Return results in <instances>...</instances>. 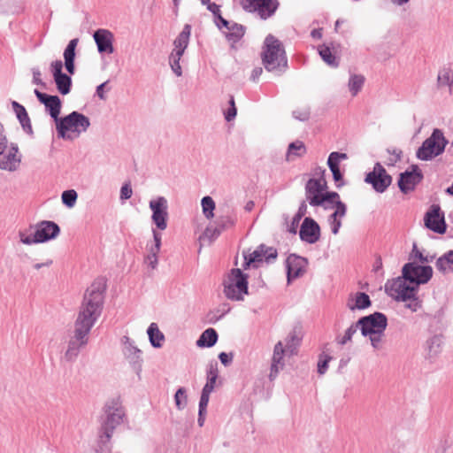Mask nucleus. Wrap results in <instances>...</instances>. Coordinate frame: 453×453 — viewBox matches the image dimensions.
Here are the masks:
<instances>
[{"label": "nucleus", "instance_id": "obj_21", "mask_svg": "<svg viewBox=\"0 0 453 453\" xmlns=\"http://www.w3.org/2000/svg\"><path fill=\"white\" fill-rule=\"evenodd\" d=\"M21 163V155L19 153V148L16 144L7 147L4 152L0 154V169L14 172L17 171Z\"/></svg>", "mask_w": 453, "mask_h": 453}, {"label": "nucleus", "instance_id": "obj_34", "mask_svg": "<svg viewBox=\"0 0 453 453\" xmlns=\"http://www.w3.org/2000/svg\"><path fill=\"white\" fill-rule=\"evenodd\" d=\"M347 306L351 311L367 308L368 295L363 292H357L351 295L348 299Z\"/></svg>", "mask_w": 453, "mask_h": 453}, {"label": "nucleus", "instance_id": "obj_40", "mask_svg": "<svg viewBox=\"0 0 453 453\" xmlns=\"http://www.w3.org/2000/svg\"><path fill=\"white\" fill-rule=\"evenodd\" d=\"M245 33L244 27L234 21L231 22L228 28L225 31L226 37L232 42H238Z\"/></svg>", "mask_w": 453, "mask_h": 453}, {"label": "nucleus", "instance_id": "obj_28", "mask_svg": "<svg viewBox=\"0 0 453 453\" xmlns=\"http://www.w3.org/2000/svg\"><path fill=\"white\" fill-rule=\"evenodd\" d=\"M299 235L307 243H315L320 237V227L311 218H305L301 225Z\"/></svg>", "mask_w": 453, "mask_h": 453}, {"label": "nucleus", "instance_id": "obj_57", "mask_svg": "<svg viewBox=\"0 0 453 453\" xmlns=\"http://www.w3.org/2000/svg\"><path fill=\"white\" fill-rule=\"evenodd\" d=\"M307 212V202L303 201L299 206L297 213L294 217V223H298L299 220L306 214Z\"/></svg>", "mask_w": 453, "mask_h": 453}, {"label": "nucleus", "instance_id": "obj_43", "mask_svg": "<svg viewBox=\"0 0 453 453\" xmlns=\"http://www.w3.org/2000/svg\"><path fill=\"white\" fill-rule=\"evenodd\" d=\"M365 78L363 75L351 74L348 82V87L353 96L357 95L361 88L364 86Z\"/></svg>", "mask_w": 453, "mask_h": 453}, {"label": "nucleus", "instance_id": "obj_17", "mask_svg": "<svg viewBox=\"0 0 453 453\" xmlns=\"http://www.w3.org/2000/svg\"><path fill=\"white\" fill-rule=\"evenodd\" d=\"M422 179L423 174L418 166L411 165L408 170L400 174L398 187L403 193L407 194L413 190Z\"/></svg>", "mask_w": 453, "mask_h": 453}, {"label": "nucleus", "instance_id": "obj_64", "mask_svg": "<svg viewBox=\"0 0 453 453\" xmlns=\"http://www.w3.org/2000/svg\"><path fill=\"white\" fill-rule=\"evenodd\" d=\"M219 358L225 366H227L232 363V356H229L226 352H221L219 355Z\"/></svg>", "mask_w": 453, "mask_h": 453}, {"label": "nucleus", "instance_id": "obj_46", "mask_svg": "<svg viewBox=\"0 0 453 453\" xmlns=\"http://www.w3.org/2000/svg\"><path fill=\"white\" fill-rule=\"evenodd\" d=\"M153 234V242L147 244V251L148 254H154L157 255L161 249V240H162V234L157 232V230H152Z\"/></svg>", "mask_w": 453, "mask_h": 453}, {"label": "nucleus", "instance_id": "obj_2", "mask_svg": "<svg viewBox=\"0 0 453 453\" xmlns=\"http://www.w3.org/2000/svg\"><path fill=\"white\" fill-rule=\"evenodd\" d=\"M262 60L268 72L284 71L288 60L281 42L272 35L266 36L262 52Z\"/></svg>", "mask_w": 453, "mask_h": 453}, {"label": "nucleus", "instance_id": "obj_31", "mask_svg": "<svg viewBox=\"0 0 453 453\" xmlns=\"http://www.w3.org/2000/svg\"><path fill=\"white\" fill-rule=\"evenodd\" d=\"M79 40L77 38L72 39L64 50L65 66L66 71L73 75L75 72L74 58L75 49L78 45Z\"/></svg>", "mask_w": 453, "mask_h": 453}, {"label": "nucleus", "instance_id": "obj_1", "mask_svg": "<svg viewBox=\"0 0 453 453\" xmlns=\"http://www.w3.org/2000/svg\"><path fill=\"white\" fill-rule=\"evenodd\" d=\"M104 284L95 281L88 288L74 322V331L88 336L103 310Z\"/></svg>", "mask_w": 453, "mask_h": 453}, {"label": "nucleus", "instance_id": "obj_14", "mask_svg": "<svg viewBox=\"0 0 453 453\" xmlns=\"http://www.w3.org/2000/svg\"><path fill=\"white\" fill-rule=\"evenodd\" d=\"M150 209L152 211L151 219L156 226L163 231L167 227L168 203L165 197L158 196L150 201Z\"/></svg>", "mask_w": 453, "mask_h": 453}, {"label": "nucleus", "instance_id": "obj_39", "mask_svg": "<svg viewBox=\"0 0 453 453\" xmlns=\"http://www.w3.org/2000/svg\"><path fill=\"white\" fill-rule=\"evenodd\" d=\"M218 340V334L213 328L204 330L196 342L198 347H212Z\"/></svg>", "mask_w": 453, "mask_h": 453}, {"label": "nucleus", "instance_id": "obj_8", "mask_svg": "<svg viewBox=\"0 0 453 453\" xmlns=\"http://www.w3.org/2000/svg\"><path fill=\"white\" fill-rule=\"evenodd\" d=\"M447 144L448 141L441 130L435 128L431 136L426 139L417 150V157L426 161L431 160L441 155Z\"/></svg>", "mask_w": 453, "mask_h": 453}, {"label": "nucleus", "instance_id": "obj_62", "mask_svg": "<svg viewBox=\"0 0 453 453\" xmlns=\"http://www.w3.org/2000/svg\"><path fill=\"white\" fill-rule=\"evenodd\" d=\"M388 152L392 154V157L388 159V164L393 165L395 163L400 160L402 151L400 150L395 149L392 150V152L390 150H388Z\"/></svg>", "mask_w": 453, "mask_h": 453}, {"label": "nucleus", "instance_id": "obj_25", "mask_svg": "<svg viewBox=\"0 0 453 453\" xmlns=\"http://www.w3.org/2000/svg\"><path fill=\"white\" fill-rule=\"evenodd\" d=\"M59 233V226L53 221L43 220L35 226V234L39 243L55 239Z\"/></svg>", "mask_w": 453, "mask_h": 453}, {"label": "nucleus", "instance_id": "obj_12", "mask_svg": "<svg viewBox=\"0 0 453 453\" xmlns=\"http://www.w3.org/2000/svg\"><path fill=\"white\" fill-rule=\"evenodd\" d=\"M388 326L387 316L381 312L370 314V342L375 349L381 347L382 336Z\"/></svg>", "mask_w": 453, "mask_h": 453}, {"label": "nucleus", "instance_id": "obj_33", "mask_svg": "<svg viewBox=\"0 0 453 453\" xmlns=\"http://www.w3.org/2000/svg\"><path fill=\"white\" fill-rule=\"evenodd\" d=\"M191 35V27L186 24L182 31L179 34L177 38L173 41V50L184 54L189 42V37Z\"/></svg>", "mask_w": 453, "mask_h": 453}, {"label": "nucleus", "instance_id": "obj_30", "mask_svg": "<svg viewBox=\"0 0 453 453\" xmlns=\"http://www.w3.org/2000/svg\"><path fill=\"white\" fill-rule=\"evenodd\" d=\"M358 331H360L363 337L368 335V316L361 318L356 324L351 325L345 332L344 336L338 339V343L341 345L346 344L352 340L353 336L357 334Z\"/></svg>", "mask_w": 453, "mask_h": 453}, {"label": "nucleus", "instance_id": "obj_11", "mask_svg": "<svg viewBox=\"0 0 453 453\" xmlns=\"http://www.w3.org/2000/svg\"><path fill=\"white\" fill-rule=\"evenodd\" d=\"M277 257V251L273 247H267L265 245L258 246L252 252H243L244 265L243 267L246 269L248 266L257 267L262 262H271Z\"/></svg>", "mask_w": 453, "mask_h": 453}, {"label": "nucleus", "instance_id": "obj_54", "mask_svg": "<svg viewBox=\"0 0 453 453\" xmlns=\"http://www.w3.org/2000/svg\"><path fill=\"white\" fill-rule=\"evenodd\" d=\"M216 223H217V225H219L220 229L223 231L224 229H226V228L234 226V220L229 216H225V217L219 218L218 220L216 221Z\"/></svg>", "mask_w": 453, "mask_h": 453}, {"label": "nucleus", "instance_id": "obj_37", "mask_svg": "<svg viewBox=\"0 0 453 453\" xmlns=\"http://www.w3.org/2000/svg\"><path fill=\"white\" fill-rule=\"evenodd\" d=\"M438 88L448 87L449 92L453 91V69L443 68L439 71L437 76Z\"/></svg>", "mask_w": 453, "mask_h": 453}, {"label": "nucleus", "instance_id": "obj_45", "mask_svg": "<svg viewBox=\"0 0 453 453\" xmlns=\"http://www.w3.org/2000/svg\"><path fill=\"white\" fill-rule=\"evenodd\" d=\"M201 205L203 213L207 219L214 217L215 202L211 196H204L202 198Z\"/></svg>", "mask_w": 453, "mask_h": 453}, {"label": "nucleus", "instance_id": "obj_24", "mask_svg": "<svg viewBox=\"0 0 453 453\" xmlns=\"http://www.w3.org/2000/svg\"><path fill=\"white\" fill-rule=\"evenodd\" d=\"M93 38L100 54H112L114 52V35L111 31L104 28H99L95 31Z\"/></svg>", "mask_w": 453, "mask_h": 453}, {"label": "nucleus", "instance_id": "obj_48", "mask_svg": "<svg viewBox=\"0 0 453 453\" xmlns=\"http://www.w3.org/2000/svg\"><path fill=\"white\" fill-rule=\"evenodd\" d=\"M174 402L178 410H183L188 404L186 389L180 388L174 395Z\"/></svg>", "mask_w": 453, "mask_h": 453}, {"label": "nucleus", "instance_id": "obj_41", "mask_svg": "<svg viewBox=\"0 0 453 453\" xmlns=\"http://www.w3.org/2000/svg\"><path fill=\"white\" fill-rule=\"evenodd\" d=\"M222 230L217 225L214 226H209L205 228L203 233L200 235L199 241L203 243L211 244L214 240H216L221 234Z\"/></svg>", "mask_w": 453, "mask_h": 453}, {"label": "nucleus", "instance_id": "obj_7", "mask_svg": "<svg viewBox=\"0 0 453 453\" xmlns=\"http://www.w3.org/2000/svg\"><path fill=\"white\" fill-rule=\"evenodd\" d=\"M325 173L326 170L324 168H316L313 173L314 177L309 179L304 186V201L312 207L315 206L320 197L328 192Z\"/></svg>", "mask_w": 453, "mask_h": 453}, {"label": "nucleus", "instance_id": "obj_38", "mask_svg": "<svg viewBox=\"0 0 453 453\" xmlns=\"http://www.w3.org/2000/svg\"><path fill=\"white\" fill-rule=\"evenodd\" d=\"M306 153V147L301 141H296L288 145L286 154L287 161H293L296 157H300Z\"/></svg>", "mask_w": 453, "mask_h": 453}, {"label": "nucleus", "instance_id": "obj_13", "mask_svg": "<svg viewBox=\"0 0 453 453\" xmlns=\"http://www.w3.org/2000/svg\"><path fill=\"white\" fill-rule=\"evenodd\" d=\"M426 227L429 230L442 234L446 232L447 225L445 222L444 212L439 204H432L424 217Z\"/></svg>", "mask_w": 453, "mask_h": 453}, {"label": "nucleus", "instance_id": "obj_56", "mask_svg": "<svg viewBox=\"0 0 453 453\" xmlns=\"http://www.w3.org/2000/svg\"><path fill=\"white\" fill-rule=\"evenodd\" d=\"M144 262L152 270L156 269L158 264L157 255L147 254Z\"/></svg>", "mask_w": 453, "mask_h": 453}, {"label": "nucleus", "instance_id": "obj_26", "mask_svg": "<svg viewBox=\"0 0 453 453\" xmlns=\"http://www.w3.org/2000/svg\"><path fill=\"white\" fill-rule=\"evenodd\" d=\"M35 95L40 103L43 104L50 117L55 120L56 124L60 119L58 117L61 110V101L58 96H50L35 89Z\"/></svg>", "mask_w": 453, "mask_h": 453}, {"label": "nucleus", "instance_id": "obj_44", "mask_svg": "<svg viewBox=\"0 0 453 453\" xmlns=\"http://www.w3.org/2000/svg\"><path fill=\"white\" fill-rule=\"evenodd\" d=\"M183 56L182 53H180L176 50H172L169 56V64L173 70V72L176 74V76L180 77L182 75V69L180 64V58Z\"/></svg>", "mask_w": 453, "mask_h": 453}, {"label": "nucleus", "instance_id": "obj_53", "mask_svg": "<svg viewBox=\"0 0 453 453\" xmlns=\"http://www.w3.org/2000/svg\"><path fill=\"white\" fill-rule=\"evenodd\" d=\"M19 240L23 244L32 245V244L39 243L35 233L33 234H27L25 232H19Z\"/></svg>", "mask_w": 453, "mask_h": 453}, {"label": "nucleus", "instance_id": "obj_58", "mask_svg": "<svg viewBox=\"0 0 453 453\" xmlns=\"http://www.w3.org/2000/svg\"><path fill=\"white\" fill-rule=\"evenodd\" d=\"M293 116L296 119L304 121L309 119L310 111L308 109L296 110L293 111Z\"/></svg>", "mask_w": 453, "mask_h": 453}, {"label": "nucleus", "instance_id": "obj_29", "mask_svg": "<svg viewBox=\"0 0 453 453\" xmlns=\"http://www.w3.org/2000/svg\"><path fill=\"white\" fill-rule=\"evenodd\" d=\"M303 337V333L301 327H295L288 334L282 341L288 356H293L297 353Z\"/></svg>", "mask_w": 453, "mask_h": 453}, {"label": "nucleus", "instance_id": "obj_52", "mask_svg": "<svg viewBox=\"0 0 453 453\" xmlns=\"http://www.w3.org/2000/svg\"><path fill=\"white\" fill-rule=\"evenodd\" d=\"M133 195V189L131 188L130 182H126L120 188V195L119 199L121 202H125L129 199Z\"/></svg>", "mask_w": 453, "mask_h": 453}, {"label": "nucleus", "instance_id": "obj_49", "mask_svg": "<svg viewBox=\"0 0 453 453\" xmlns=\"http://www.w3.org/2000/svg\"><path fill=\"white\" fill-rule=\"evenodd\" d=\"M77 197V192L73 189L65 190L61 196L63 203L68 208H73L75 205Z\"/></svg>", "mask_w": 453, "mask_h": 453}, {"label": "nucleus", "instance_id": "obj_5", "mask_svg": "<svg viewBox=\"0 0 453 453\" xmlns=\"http://www.w3.org/2000/svg\"><path fill=\"white\" fill-rule=\"evenodd\" d=\"M223 294L231 301H243L248 295V276L239 268L232 269L223 279Z\"/></svg>", "mask_w": 453, "mask_h": 453}, {"label": "nucleus", "instance_id": "obj_50", "mask_svg": "<svg viewBox=\"0 0 453 453\" xmlns=\"http://www.w3.org/2000/svg\"><path fill=\"white\" fill-rule=\"evenodd\" d=\"M332 359V357L326 354H322L319 357L318 362V372L319 374H324L328 367V362Z\"/></svg>", "mask_w": 453, "mask_h": 453}, {"label": "nucleus", "instance_id": "obj_10", "mask_svg": "<svg viewBox=\"0 0 453 453\" xmlns=\"http://www.w3.org/2000/svg\"><path fill=\"white\" fill-rule=\"evenodd\" d=\"M402 273L410 284L418 287L427 283L433 276V268L430 265H418L415 262H409L403 266Z\"/></svg>", "mask_w": 453, "mask_h": 453}, {"label": "nucleus", "instance_id": "obj_42", "mask_svg": "<svg viewBox=\"0 0 453 453\" xmlns=\"http://www.w3.org/2000/svg\"><path fill=\"white\" fill-rule=\"evenodd\" d=\"M319 54L328 65L336 67L339 65V62L336 57L332 53L331 49L326 45H321L319 47Z\"/></svg>", "mask_w": 453, "mask_h": 453}, {"label": "nucleus", "instance_id": "obj_27", "mask_svg": "<svg viewBox=\"0 0 453 453\" xmlns=\"http://www.w3.org/2000/svg\"><path fill=\"white\" fill-rule=\"evenodd\" d=\"M348 158L346 153L334 151L330 153L327 158V165L332 172L333 179L335 183L336 188H342L344 186V180L342 173L340 169V164L342 161L346 160Z\"/></svg>", "mask_w": 453, "mask_h": 453}, {"label": "nucleus", "instance_id": "obj_23", "mask_svg": "<svg viewBox=\"0 0 453 453\" xmlns=\"http://www.w3.org/2000/svg\"><path fill=\"white\" fill-rule=\"evenodd\" d=\"M288 356L284 349L283 342L279 341L273 347L270 365V380H274L280 371L285 367L284 357Z\"/></svg>", "mask_w": 453, "mask_h": 453}, {"label": "nucleus", "instance_id": "obj_18", "mask_svg": "<svg viewBox=\"0 0 453 453\" xmlns=\"http://www.w3.org/2000/svg\"><path fill=\"white\" fill-rule=\"evenodd\" d=\"M123 345V354L131 364L133 368L139 373L142 370V351L134 344V342L128 336L125 335L121 339Z\"/></svg>", "mask_w": 453, "mask_h": 453}, {"label": "nucleus", "instance_id": "obj_63", "mask_svg": "<svg viewBox=\"0 0 453 453\" xmlns=\"http://www.w3.org/2000/svg\"><path fill=\"white\" fill-rule=\"evenodd\" d=\"M33 83L36 85H44L41 79V72L38 68H34L33 71Z\"/></svg>", "mask_w": 453, "mask_h": 453}, {"label": "nucleus", "instance_id": "obj_4", "mask_svg": "<svg viewBox=\"0 0 453 453\" xmlns=\"http://www.w3.org/2000/svg\"><path fill=\"white\" fill-rule=\"evenodd\" d=\"M314 207H322L324 210H333L328 217V223L334 234H337L342 226V219L345 217L347 207L343 203L338 193L328 191L316 203Z\"/></svg>", "mask_w": 453, "mask_h": 453}, {"label": "nucleus", "instance_id": "obj_55", "mask_svg": "<svg viewBox=\"0 0 453 453\" xmlns=\"http://www.w3.org/2000/svg\"><path fill=\"white\" fill-rule=\"evenodd\" d=\"M405 303V307L413 312L417 311L421 307V303L416 296L408 299Z\"/></svg>", "mask_w": 453, "mask_h": 453}, {"label": "nucleus", "instance_id": "obj_59", "mask_svg": "<svg viewBox=\"0 0 453 453\" xmlns=\"http://www.w3.org/2000/svg\"><path fill=\"white\" fill-rule=\"evenodd\" d=\"M232 21H228L225 19L221 14L218 15L216 18H214V23L219 27V29L222 30L225 28L226 30L228 28L229 25Z\"/></svg>", "mask_w": 453, "mask_h": 453}, {"label": "nucleus", "instance_id": "obj_22", "mask_svg": "<svg viewBox=\"0 0 453 453\" xmlns=\"http://www.w3.org/2000/svg\"><path fill=\"white\" fill-rule=\"evenodd\" d=\"M307 265L308 262L304 257L296 254L289 255L286 260L288 282L290 283L303 275Z\"/></svg>", "mask_w": 453, "mask_h": 453}, {"label": "nucleus", "instance_id": "obj_36", "mask_svg": "<svg viewBox=\"0 0 453 453\" xmlns=\"http://www.w3.org/2000/svg\"><path fill=\"white\" fill-rule=\"evenodd\" d=\"M435 265L443 274L453 273V250H449L440 257Z\"/></svg>", "mask_w": 453, "mask_h": 453}, {"label": "nucleus", "instance_id": "obj_3", "mask_svg": "<svg viewBox=\"0 0 453 453\" xmlns=\"http://www.w3.org/2000/svg\"><path fill=\"white\" fill-rule=\"evenodd\" d=\"M90 127L89 119L78 111L60 118L56 124L58 137L65 140H74L85 133Z\"/></svg>", "mask_w": 453, "mask_h": 453}, {"label": "nucleus", "instance_id": "obj_6", "mask_svg": "<svg viewBox=\"0 0 453 453\" xmlns=\"http://www.w3.org/2000/svg\"><path fill=\"white\" fill-rule=\"evenodd\" d=\"M105 418L100 428V440L103 443L108 442L114 430L123 423L125 411L118 401H111L104 407Z\"/></svg>", "mask_w": 453, "mask_h": 453}, {"label": "nucleus", "instance_id": "obj_51", "mask_svg": "<svg viewBox=\"0 0 453 453\" xmlns=\"http://www.w3.org/2000/svg\"><path fill=\"white\" fill-rule=\"evenodd\" d=\"M237 109L235 107V103L234 96H231L229 99V108L225 112V119L226 121H231L236 117Z\"/></svg>", "mask_w": 453, "mask_h": 453}, {"label": "nucleus", "instance_id": "obj_61", "mask_svg": "<svg viewBox=\"0 0 453 453\" xmlns=\"http://www.w3.org/2000/svg\"><path fill=\"white\" fill-rule=\"evenodd\" d=\"M209 400H210L209 395H206L203 393L201 394V397H200V401H199V411H206V408L208 406Z\"/></svg>", "mask_w": 453, "mask_h": 453}, {"label": "nucleus", "instance_id": "obj_47", "mask_svg": "<svg viewBox=\"0 0 453 453\" xmlns=\"http://www.w3.org/2000/svg\"><path fill=\"white\" fill-rule=\"evenodd\" d=\"M434 258V256L424 255L423 252L418 249L417 244H413L411 253L410 254V260L417 259L421 264H426L432 262Z\"/></svg>", "mask_w": 453, "mask_h": 453}, {"label": "nucleus", "instance_id": "obj_35", "mask_svg": "<svg viewBox=\"0 0 453 453\" xmlns=\"http://www.w3.org/2000/svg\"><path fill=\"white\" fill-rule=\"evenodd\" d=\"M147 334L149 336L150 342L154 348L162 347L163 342H165V335L159 330L157 323L153 322L149 326Z\"/></svg>", "mask_w": 453, "mask_h": 453}, {"label": "nucleus", "instance_id": "obj_16", "mask_svg": "<svg viewBox=\"0 0 453 453\" xmlns=\"http://www.w3.org/2000/svg\"><path fill=\"white\" fill-rule=\"evenodd\" d=\"M242 6L246 11L257 12L261 19H266L276 12L278 2L277 0H242Z\"/></svg>", "mask_w": 453, "mask_h": 453}, {"label": "nucleus", "instance_id": "obj_19", "mask_svg": "<svg viewBox=\"0 0 453 453\" xmlns=\"http://www.w3.org/2000/svg\"><path fill=\"white\" fill-rule=\"evenodd\" d=\"M63 63L61 60H55L50 64L54 81L58 92L62 95H67L71 90L72 79L69 75L62 73Z\"/></svg>", "mask_w": 453, "mask_h": 453}, {"label": "nucleus", "instance_id": "obj_60", "mask_svg": "<svg viewBox=\"0 0 453 453\" xmlns=\"http://www.w3.org/2000/svg\"><path fill=\"white\" fill-rule=\"evenodd\" d=\"M7 138L4 134L3 126L0 124V154L4 152L7 149Z\"/></svg>", "mask_w": 453, "mask_h": 453}, {"label": "nucleus", "instance_id": "obj_32", "mask_svg": "<svg viewBox=\"0 0 453 453\" xmlns=\"http://www.w3.org/2000/svg\"><path fill=\"white\" fill-rule=\"evenodd\" d=\"M12 105L13 111H15L16 116H17L20 125L22 126V128L24 129V131L29 134H32L33 130H32L30 119L28 117V114H27L25 107L23 105L19 104L16 101H13L12 103Z\"/></svg>", "mask_w": 453, "mask_h": 453}, {"label": "nucleus", "instance_id": "obj_20", "mask_svg": "<svg viewBox=\"0 0 453 453\" xmlns=\"http://www.w3.org/2000/svg\"><path fill=\"white\" fill-rule=\"evenodd\" d=\"M369 180L374 190L379 193H383L392 182V177L380 163H377L372 172H370Z\"/></svg>", "mask_w": 453, "mask_h": 453}, {"label": "nucleus", "instance_id": "obj_15", "mask_svg": "<svg viewBox=\"0 0 453 453\" xmlns=\"http://www.w3.org/2000/svg\"><path fill=\"white\" fill-rule=\"evenodd\" d=\"M88 342V336L73 331V335L69 339L66 349L61 357V362H74L77 359L81 349L87 345Z\"/></svg>", "mask_w": 453, "mask_h": 453}, {"label": "nucleus", "instance_id": "obj_9", "mask_svg": "<svg viewBox=\"0 0 453 453\" xmlns=\"http://www.w3.org/2000/svg\"><path fill=\"white\" fill-rule=\"evenodd\" d=\"M387 294L398 302H406L417 294L416 287L410 284L404 275L388 280L385 285Z\"/></svg>", "mask_w": 453, "mask_h": 453}]
</instances>
